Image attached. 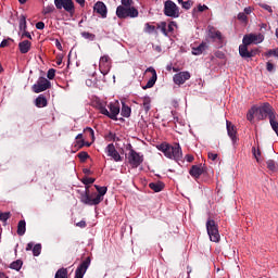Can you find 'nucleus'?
Returning a JSON list of instances; mask_svg holds the SVG:
<instances>
[{"label": "nucleus", "instance_id": "obj_1", "mask_svg": "<svg viewBox=\"0 0 278 278\" xmlns=\"http://www.w3.org/2000/svg\"><path fill=\"white\" fill-rule=\"evenodd\" d=\"M274 114L275 111L273 110V106L269 103H263L260 106H252L247 114V119L250 123H253L255 118L258 121H266L268 117L271 118Z\"/></svg>", "mask_w": 278, "mask_h": 278}, {"label": "nucleus", "instance_id": "obj_2", "mask_svg": "<svg viewBox=\"0 0 278 278\" xmlns=\"http://www.w3.org/2000/svg\"><path fill=\"white\" fill-rule=\"evenodd\" d=\"M94 188L97 189L98 193H93L92 195H90V193L86 191L81 194V203H84L85 205H99V203L103 201V197L108 194V187H100L96 185Z\"/></svg>", "mask_w": 278, "mask_h": 278}, {"label": "nucleus", "instance_id": "obj_3", "mask_svg": "<svg viewBox=\"0 0 278 278\" xmlns=\"http://www.w3.org/2000/svg\"><path fill=\"white\" fill-rule=\"evenodd\" d=\"M159 151H162L165 157H168L169 160H175L176 162H179V160L184 157V152L181 151V146H179V143H174V146H170L168 143H162L159 147Z\"/></svg>", "mask_w": 278, "mask_h": 278}, {"label": "nucleus", "instance_id": "obj_4", "mask_svg": "<svg viewBox=\"0 0 278 278\" xmlns=\"http://www.w3.org/2000/svg\"><path fill=\"white\" fill-rule=\"evenodd\" d=\"M109 110L105 108V105L103 104H99V111L100 114H103L104 116H108L109 118H112V121H116V116H118V114H121V104L118 103V101L115 102H111L109 105Z\"/></svg>", "mask_w": 278, "mask_h": 278}, {"label": "nucleus", "instance_id": "obj_5", "mask_svg": "<svg viewBox=\"0 0 278 278\" xmlns=\"http://www.w3.org/2000/svg\"><path fill=\"white\" fill-rule=\"evenodd\" d=\"M138 11L134 7L119 5L116 9L117 18H138Z\"/></svg>", "mask_w": 278, "mask_h": 278}, {"label": "nucleus", "instance_id": "obj_6", "mask_svg": "<svg viewBox=\"0 0 278 278\" xmlns=\"http://www.w3.org/2000/svg\"><path fill=\"white\" fill-rule=\"evenodd\" d=\"M206 230L211 242H220V233L218 232V226L214 219L206 222Z\"/></svg>", "mask_w": 278, "mask_h": 278}, {"label": "nucleus", "instance_id": "obj_7", "mask_svg": "<svg viewBox=\"0 0 278 278\" xmlns=\"http://www.w3.org/2000/svg\"><path fill=\"white\" fill-rule=\"evenodd\" d=\"M164 14L170 18H179V7L172 0H167L164 3Z\"/></svg>", "mask_w": 278, "mask_h": 278}, {"label": "nucleus", "instance_id": "obj_8", "mask_svg": "<svg viewBox=\"0 0 278 278\" xmlns=\"http://www.w3.org/2000/svg\"><path fill=\"white\" fill-rule=\"evenodd\" d=\"M128 164H130V166L132 168H138V166H140V164H142V162H144V157L142 155H140V153L136 152V150L131 149L128 152Z\"/></svg>", "mask_w": 278, "mask_h": 278}, {"label": "nucleus", "instance_id": "obj_9", "mask_svg": "<svg viewBox=\"0 0 278 278\" xmlns=\"http://www.w3.org/2000/svg\"><path fill=\"white\" fill-rule=\"evenodd\" d=\"M49 88H51V81L45 77H39L37 83L33 86V91L38 94L45 92V90H49Z\"/></svg>", "mask_w": 278, "mask_h": 278}, {"label": "nucleus", "instance_id": "obj_10", "mask_svg": "<svg viewBox=\"0 0 278 278\" xmlns=\"http://www.w3.org/2000/svg\"><path fill=\"white\" fill-rule=\"evenodd\" d=\"M243 45H260L264 42V35L262 34H249L243 37Z\"/></svg>", "mask_w": 278, "mask_h": 278}, {"label": "nucleus", "instance_id": "obj_11", "mask_svg": "<svg viewBox=\"0 0 278 278\" xmlns=\"http://www.w3.org/2000/svg\"><path fill=\"white\" fill-rule=\"evenodd\" d=\"M54 5L56 10H62L63 8L65 12H73L75 10L73 0H54Z\"/></svg>", "mask_w": 278, "mask_h": 278}, {"label": "nucleus", "instance_id": "obj_12", "mask_svg": "<svg viewBox=\"0 0 278 278\" xmlns=\"http://www.w3.org/2000/svg\"><path fill=\"white\" fill-rule=\"evenodd\" d=\"M105 153L109 157H112L114 162H123V156H121V153L116 151V147H114L113 143L108 144Z\"/></svg>", "mask_w": 278, "mask_h": 278}, {"label": "nucleus", "instance_id": "obj_13", "mask_svg": "<svg viewBox=\"0 0 278 278\" xmlns=\"http://www.w3.org/2000/svg\"><path fill=\"white\" fill-rule=\"evenodd\" d=\"M90 267V257H87L76 269L75 278H84L86 270Z\"/></svg>", "mask_w": 278, "mask_h": 278}, {"label": "nucleus", "instance_id": "obj_14", "mask_svg": "<svg viewBox=\"0 0 278 278\" xmlns=\"http://www.w3.org/2000/svg\"><path fill=\"white\" fill-rule=\"evenodd\" d=\"M173 79H174V84H176V86H181V85L186 84V81H188V79H190V72H179L174 75Z\"/></svg>", "mask_w": 278, "mask_h": 278}, {"label": "nucleus", "instance_id": "obj_15", "mask_svg": "<svg viewBox=\"0 0 278 278\" xmlns=\"http://www.w3.org/2000/svg\"><path fill=\"white\" fill-rule=\"evenodd\" d=\"M110 56L108 55H103L100 58V64H99V68L102 75H108V73H110Z\"/></svg>", "mask_w": 278, "mask_h": 278}, {"label": "nucleus", "instance_id": "obj_16", "mask_svg": "<svg viewBox=\"0 0 278 278\" xmlns=\"http://www.w3.org/2000/svg\"><path fill=\"white\" fill-rule=\"evenodd\" d=\"M226 128H227V134L230 140H232V144H236L238 142V137H237L238 130L236 129L233 124L229 121H226Z\"/></svg>", "mask_w": 278, "mask_h": 278}, {"label": "nucleus", "instance_id": "obj_17", "mask_svg": "<svg viewBox=\"0 0 278 278\" xmlns=\"http://www.w3.org/2000/svg\"><path fill=\"white\" fill-rule=\"evenodd\" d=\"M146 73H151V78L148 80L147 85L143 87V90H147V88H153L155 86V81H157V72H155V68L148 67L146 70Z\"/></svg>", "mask_w": 278, "mask_h": 278}, {"label": "nucleus", "instance_id": "obj_18", "mask_svg": "<svg viewBox=\"0 0 278 278\" xmlns=\"http://www.w3.org/2000/svg\"><path fill=\"white\" fill-rule=\"evenodd\" d=\"M94 12L97 14H100L102 18H108V7H105V3L98 1L93 7Z\"/></svg>", "mask_w": 278, "mask_h": 278}, {"label": "nucleus", "instance_id": "obj_19", "mask_svg": "<svg viewBox=\"0 0 278 278\" xmlns=\"http://www.w3.org/2000/svg\"><path fill=\"white\" fill-rule=\"evenodd\" d=\"M249 45L250 43H243L239 46V55H241V58H253V52L249 51Z\"/></svg>", "mask_w": 278, "mask_h": 278}, {"label": "nucleus", "instance_id": "obj_20", "mask_svg": "<svg viewBox=\"0 0 278 278\" xmlns=\"http://www.w3.org/2000/svg\"><path fill=\"white\" fill-rule=\"evenodd\" d=\"M18 49L20 52L25 54V53H29V51H31V41L29 40H23L18 43Z\"/></svg>", "mask_w": 278, "mask_h": 278}, {"label": "nucleus", "instance_id": "obj_21", "mask_svg": "<svg viewBox=\"0 0 278 278\" xmlns=\"http://www.w3.org/2000/svg\"><path fill=\"white\" fill-rule=\"evenodd\" d=\"M208 38L212 40H223V35L219 30H216L214 27L208 28Z\"/></svg>", "mask_w": 278, "mask_h": 278}, {"label": "nucleus", "instance_id": "obj_22", "mask_svg": "<svg viewBox=\"0 0 278 278\" xmlns=\"http://www.w3.org/2000/svg\"><path fill=\"white\" fill-rule=\"evenodd\" d=\"M189 175H191V177H194V179H199L201 175H203V168L193 165L189 170Z\"/></svg>", "mask_w": 278, "mask_h": 278}, {"label": "nucleus", "instance_id": "obj_23", "mask_svg": "<svg viewBox=\"0 0 278 278\" xmlns=\"http://www.w3.org/2000/svg\"><path fill=\"white\" fill-rule=\"evenodd\" d=\"M207 50V45L205 42L200 43L198 47L192 48V55H201Z\"/></svg>", "mask_w": 278, "mask_h": 278}, {"label": "nucleus", "instance_id": "obj_24", "mask_svg": "<svg viewBox=\"0 0 278 278\" xmlns=\"http://www.w3.org/2000/svg\"><path fill=\"white\" fill-rule=\"evenodd\" d=\"M149 188H151V190H153L154 192H162L164 190V184L162 181L151 182L149 185Z\"/></svg>", "mask_w": 278, "mask_h": 278}, {"label": "nucleus", "instance_id": "obj_25", "mask_svg": "<svg viewBox=\"0 0 278 278\" xmlns=\"http://www.w3.org/2000/svg\"><path fill=\"white\" fill-rule=\"evenodd\" d=\"M35 105L37 108H47V98L42 94H40L36 100H35Z\"/></svg>", "mask_w": 278, "mask_h": 278}, {"label": "nucleus", "instance_id": "obj_26", "mask_svg": "<svg viewBox=\"0 0 278 278\" xmlns=\"http://www.w3.org/2000/svg\"><path fill=\"white\" fill-rule=\"evenodd\" d=\"M27 224L25 220H20L17 224V236H25V231H27L26 228Z\"/></svg>", "mask_w": 278, "mask_h": 278}, {"label": "nucleus", "instance_id": "obj_27", "mask_svg": "<svg viewBox=\"0 0 278 278\" xmlns=\"http://www.w3.org/2000/svg\"><path fill=\"white\" fill-rule=\"evenodd\" d=\"M122 116H124L125 118H129V116H131V108H129L125 103H123L122 106Z\"/></svg>", "mask_w": 278, "mask_h": 278}, {"label": "nucleus", "instance_id": "obj_28", "mask_svg": "<svg viewBox=\"0 0 278 278\" xmlns=\"http://www.w3.org/2000/svg\"><path fill=\"white\" fill-rule=\"evenodd\" d=\"M54 278H68V269L61 268L55 273Z\"/></svg>", "mask_w": 278, "mask_h": 278}, {"label": "nucleus", "instance_id": "obj_29", "mask_svg": "<svg viewBox=\"0 0 278 278\" xmlns=\"http://www.w3.org/2000/svg\"><path fill=\"white\" fill-rule=\"evenodd\" d=\"M142 105L146 112H149V110H151V98L149 97L142 98Z\"/></svg>", "mask_w": 278, "mask_h": 278}, {"label": "nucleus", "instance_id": "obj_30", "mask_svg": "<svg viewBox=\"0 0 278 278\" xmlns=\"http://www.w3.org/2000/svg\"><path fill=\"white\" fill-rule=\"evenodd\" d=\"M27 30V20L25 18L24 15L21 16L20 18V34L21 31Z\"/></svg>", "mask_w": 278, "mask_h": 278}, {"label": "nucleus", "instance_id": "obj_31", "mask_svg": "<svg viewBox=\"0 0 278 278\" xmlns=\"http://www.w3.org/2000/svg\"><path fill=\"white\" fill-rule=\"evenodd\" d=\"M10 268H12V270H20L21 268H23V261L17 260L11 263Z\"/></svg>", "mask_w": 278, "mask_h": 278}, {"label": "nucleus", "instance_id": "obj_32", "mask_svg": "<svg viewBox=\"0 0 278 278\" xmlns=\"http://www.w3.org/2000/svg\"><path fill=\"white\" fill-rule=\"evenodd\" d=\"M157 29H160L164 36H168L166 22H161L160 24H157Z\"/></svg>", "mask_w": 278, "mask_h": 278}, {"label": "nucleus", "instance_id": "obj_33", "mask_svg": "<svg viewBox=\"0 0 278 278\" xmlns=\"http://www.w3.org/2000/svg\"><path fill=\"white\" fill-rule=\"evenodd\" d=\"M275 118H276V116H275V114L273 115V117L271 118H269V123H270V125H271V128L274 129V131L277 134V136H278V123H277V121H275Z\"/></svg>", "mask_w": 278, "mask_h": 278}, {"label": "nucleus", "instance_id": "obj_34", "mask_svg": "<svg viewBox=\"0 0 278 278\" xmlns=\"http://www.w3.org/2000/svg\"><path fill=\"white\" fill-rule=\"evenodd\" d=\"M143 31H144L146 34H155V26H153V25L147 23V24L144 25Z\"/></svg>", "mask_w": 278, "mask_h": 278}, {"label": "nucleus", "instance_id": "obj_35", "mask_svg": "<svg viewBox=\"0 0 278 278\" xmlns=\"http://www.w3.org/2000/svg\"><path fill=\"white\" fill-rule=\"evenodd\" d=\"M267 168L268 170H271V173H275L277 170V163L273 160L267 161Z\"/></svg>", "mask_w": 278, "mask_h": 278}, {"label": "nucleus", "instance_id": "obj_36", "mask_svg": "<svg viewBox=\"0 0 278 278\" xmlns=\"http://www.w3.org/2000/svg\"><path fill=\"white\" fill-rule=\"evenodd\" d=\"M83 38H85L86 40H94L97 38V36L94 34L88 33V31H83L81 33Z\"/></svg>", "mask_w": 278, "mask_h": 278}, {"label": "nucleus", "instance_id": "obj_37", "mask_svg": "<svg viewBox=\"0 0 278 278\" xmlns=\"http://www.w3.org/2000/svg\"><path fill=\"white\" fill-rule=\"evenodd\" d=\"M41 251H42V245L36 244L33 248V255H35V257H38V255H40Z\"/></svg>", "mask_w": 278, "mask_h": 278}, {"label": "nucleus", "instance_id": "obj_38", "mask_svg": "<svg viewBox=\"0 0 278 278\" xmlns=\"http://www.w3.org/2000/svg\"><path fill=\"white\" fill-rule=\"evenodd\" d=\"M181 4V7L184 8V10H190L192 8V0H188L185 1L182 0V2H178Z\"/></svg>", "mask_w": 278, "mask_h": 278}, {"label": "nucleus", "instance_id": "obj_39", "mask_svg": "<svg viewBox=\"0 0 278 278\" xmlns=\"http://www.w3.org/2000/svg\"><path fill=\"white\" fill-rule=\"evenodd\" d=\"M10 212H5V213H1L0 212V220H2V223H7L10 219Z\"/></svg>", "mask_w": 278, "mask_h": 278}, {"label": "nucleus", "instance_id": "obj_40", "mask_svg": "<svg viewBox=\"0 0 278 278\" xmlns=\"http://www.w3.org/2000/svg\"><path fill=\"white\" fill-rule=\"evenodd\" d=\"M177 27V24L175 22H170L167 25V34H173Z\"/></svg>", "mask_w": 278, "mask_h": 278}, {"label": "nucleus", "instance_id": "obj_41", "mask_svg": "<svg viewBox=\"0 0 278 278\" xmlns=\"http://www.w3.org/2000/svg\"><path fill=\"white\" fill-rule=\"evenodd\" d=\"M252 153L257 162H260V155H262V152H260V149L252 148Z\"/></svg>", "mask_w": 278, "mask_h": 278}, {"label": "nucleus", "instance_id": "obj_42", "mask_svg": "<svg viewBox=\"0 0 278 278\" xmlns=\"http://www.w3.org/2000/svg\"><path fill=\"white\" fill-rule=\"evenodd\" d=\"M78 157L81 162H86V160H88L90 156L88 155V152H80L78 153Z\"/></svg>", "mask_w": 278, "mask_h": 278}, {"label": "nucleus", "instance_id": "obj_43", "mask_svg": "<svg viewBox=\"0 0 278 278\" xmlns=\"http://www.w3.org/2000/svg\"><path fill=\"white\" fill-rule=\"evenodd\" d=\"M85 134L86 136H89L92 140H94V130H92V128H86Z\"/></svg>", "mask_w": 278, "mask_h": 278}, {"label": "nucleus", "instance_id": "obj_44", "mask_svg": "<svg viewBox=\"0 0 278 278\" xmlns=\"http://www.w3.org/2000/svg\"><path fill=\"white\" fill-rule=\"evenodd\" d=\"M53 10H55V8L53 5H47L43 8V14H51V12H53Z\"/></svg>", "mask_w": 278, "mask_h": 278}, {"label": "nucleus", "instance_id": "obj_45", "mask_svg": "<svg viewBox=\"0 0 278 278\" xmlns=\"http://www.w3.org/2000/svg\"><path fill=\"white\" fill-rule=\"evenodd\" d=\"M134 0H122L123 8H131Z\"/></svg>", "mask_w": 278, "mask_h": 278}, {"label": "nucleus", "instance_id": "obj_46", "mask_svg": "<svg viewBox=\"0 0 278 278\" xmlns=\"http://www.w3.org/2000/svg\"><path fill=\"white\" fill-rule=\"evenodd\" d=\"M266 55L268 58H270V55H274V58H278V48L277 49H273V50H269Z\"/></svg>", "mask_w": 278, "mask_h": 278}, {"label": "nucleus", "instance_id": "obj_47", "mask_svg": "<svg viewBox=\"0 0 278 278\" xmlns=\"http://www.w3.org/2000/svg\"><path fill=\"white\" fill-rule=\"evenodd\" d=\"M20 35H21V38H29V40H31V34L27 30H22Z\"/></svg>", "mask_w": 278, "mask_h": 278}, {"label": "nucleus", "instance_id": "obj_48", "mask_svg": "<svg viewBox=\"0 0 278 278\" xmlns=\"http://www.w3.org/2000/svg\"><path fill=\"white\" fill-rule=\"evenodd\" d=\"M48 79H53L55 77V70L50 68L47 73Z\"/></svg>", "mask_w": 278, "mask_h": 278}, {"label": "nucleus", "instance_id": "obj_49", "mask_svg": "<svg viewBox=\"0 0 278 278\" xmlns=\"http://www.w3.org/2000/svg\"><path fill=\"white\" fill-rule=\"evenodd\" d=\"M260 7L263 8V10H266L270 14H273V8L268 4L260 3Z\"/></svg>", "mask_w": 278, "mask_h": 278}, {"label": "nucleus", "instance_id": "obj_50", "mask_svg": "<svg viewBox=\"0 0 278 278\" xmlns=\"http://www.w3.org/2000/svg\"><path fill=\"white\" fill-rule=\"evenodd\" d=\"M237 18L239 21H242V23H247V21H248L247 14H244V13H239Z\"/></svg>", "mask_w": 278, "mask_h": 278}, {"label": "nucleus", "instance_id": "obj_51", "mask_svg": "<svg viewBox=\"0 0 278 278\" xmlns=\"http://www.w3.org/2000/svg\"><path fill=\"white\" fill-rule=\"evenodd\" d=\"M94 181V178H84L83 179V184H85V186H90V184H92Z\"/></svg>", "mask_w": 278, "mask_h": 278}, {"label": "nucleus", "instance_id": "obj_52", "mask_svg": "<svg viewBox=\"0 0 278 278\" xmlns=\"http://www.w3.org/2000/svg\"><path fill=\"white\" fill-rule=\"evenodd\" d=\"M218 157V154L208 152V160H212V162L216 161Z\"/></svg>", "mask_w": 278, "mask_h": 278}, {"label": "nucleus", "instance_id": "obj_53", "mask_svg": "<svg viewBox=\"0 0 278 278\" xmlns=\"http://www.w3.org/2000/svg\"><path fill=\"white\" fill-rule=\"evenodd\" d=\"M266 68L269 73H273V71H275V65H273L270 62H267Z\"/></svg>", "mask_w": 278, "mask_h": 278}, {"label": "nucleus", "instance_id": "obj_54", "mask_svg": "<svg viewBox=\"0 0 278 278\" xmlns=\"http://www.w3.org/2000/svg\"><path fill=\"white\" fill-rule=\"evenodd\" d=\"M36 29H45V22H38L36 24Z\"/></svg>", "mask_w": 278, "mask_h": 278}, {"label": "nucleus", "instance_id": "obj_55", "mask_svg": "<svg viewBox=\"0 0 278 278\" xmlns=\"http://www.w3.org/2000/svg\"><path fill=\"white\" fill-rule=\"evenodd\" d=\"M198 10H199V12H205V10H207V5H205V4H203V5L199 4Z\"/></svg>", "mask_w": 278, "mask_h": 278}, {"label": "nucleus", "instance_id": "obj_56", "mask_svg": "<svg viewBox=\"0 0 278 278\" xmlns=\"http://www.w3.org/2000/svg\"><path fill=\"white\" fill-rule=\"evenodd\" d=\"M185 157H186L187 162H193L194 161V156H192L190 154H187Z\"/></svg>", "mask_w": 278, "mask_h": 278}, {"label": "nucleus", "instance_id": "obj_57", "mask_svg": "<svg viewBox=\"0 0 278 278\" xmlns=\"http://www.w3.org/2000/svg\"><path fill=\"white\" fill-rule=\"evenodd\" d=\"M76 227H81V228H84V227H86V223H85L84 220L78 222V223L76 224Z\"/></svg>", "mask_w": 278, "mask_h": 278}, {"label": "nucleus", "instance_id": "obj_58", "mask_svg": "<svg viewBox=\"0 0 278 278\" xmlns=\"http://www.w3.org/2000/svg\"><path fill=\"white\" fill-rule=\"evenodd\" d=\"M31 249H34V243H28L26 245V251H31Z\"/></svg>", "mask_w": 278, "mask_h": 278}, {"label": "nucleus", "instance_id": "obj_59", "mask_svg": "<svg viewBox=\"0 0 278 278\" xmlns=\"http://www.w3.org/2000/svg\"><path fill=\"white\" fill-rule=\"evenodd\" d=\"M245 14H251V12H253V10L251 9V7H248L244 9Z\"/></svg>", "mask_w": 278, "mask_h": 278}, {"label": "nucleus", "instance_id": "obj_60", "mask_svg": "<svg viewBox=\"0 0 278 278\" xmlns=\"http://www.w3.org/2000/svg\"><path fill=\"white\" fill-rule=\"evenodd\" d=\"M8 45V40H2V42L0 43L1 48H4Z\"/></svg>", "mask_w": 278, "mask_h": 278}, {"label": "nucleus", "instance_id": "obj_61", "mask_svg": "<svg viewBox=\"0 0 278 278\" xmlns=\"http://www.w3.org/2000/svg\"><path fill=\"white\" fill-rule=\"evenodd\" d=\"M76 3H79V5H84V3H86V0H76Z\"/></svg>", "mask_w": 278, "mask_h": 278}, {"label": "nucleus", "instance_id": "obj_62", "mask_svg": "<svg viewBox=\"0 0 278 278\" xmlns=\"http://www.w3.org/2000/svg\"><path fill=\"white\" fill-rule=\"evenodd\" d=\"M81 138H84V135L79 134L77 135L76 140H81Z\"/></svg>", "mask_w": 278, "mask_h": 278}, {"label": "nucleus", "instance_id": "obj_63", "mask_svg": "<svg viewBox=\"0 0 278 278\" xmlns=\"http://www.w3.org/2000/svg\"><path fill=\"white\" fill-rule=\"evenodd\" d=\"M0 278H8V276H5V274H3L2 271H0Z\"/></svg>", "mask_w": 278, "mask_h": 278}, {"label": "nucleus", "instance_id": "obj_64", "mask_svg": "<svg viewBox=\"0 0 278 278\" xmlns=\"http://www.w3.org/2000/svg\"><path fill=\"white\" fill-rule=\"evenodd\" d=\"M18 2L23 5V4L27 3V0H18Z\"/></svg>", "mask_w": 278, "mask_h": 278}]
</instances>
